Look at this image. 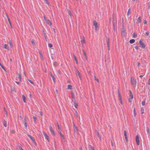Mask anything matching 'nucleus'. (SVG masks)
<instances>
[{
	"mask_svg": "<svg viewBox=\"0 0 150 150\" xmlns=\"http://www.w3.org/2000/svg\"><path fill=\"white\" fill-rule=\"evenodd\" d=\"M130 82L133 87L135 88L136 86L137 82L136 80L133 77H131L130 79Z\"/></svg>",
	"mask_w": 150,
	"mask_h": 150,
	"instance_id": "nucleus-1",
	"label": "nucleus"
},
{
	"mask_svg": "<svg viewBox=\"0 0 150 150\" xmlns=\"http://www.w3.org/2000/svg\"><path fill=\"white\" fill-rule=\"evenodd\" d=\"M93 25L95 26V30L96 31L99 30L98 24L97 22L95 20L93 21Z\"/></svg>",
	"mask_w": 150,
	"mask_h": 150,
	"instance_id": "nucleus-2",
	"label": "nucleus"
},
{
	"mask_svg": "<svg viewBox=\"0 0 150 150\" xmlns=\"http://www.w3.org/2000/svg\"><path fill=\"white\" fill-rule=\"evenodd\" d=\"M143 40L141 39L139 41V44L140 45V47H141L143 49H145V45L144 43L142 42Z\"/></svg>",
	"mask_w": 150,
	"mask_h": 150,
	"instance_id": "nucleus-3",
	"label": "nucleus"
},
{
	"mask_svg": "<svg viewBox=\"0 0 150 150\" xmlns=\"http://www.w3.org/2000/svg\"><path fill=\"white\" fill-rule=\"evenodd\" d=\"M27 135L32 140L34 144V145L35 146H37V144L35 142V138L33 137L31 135L29 134H27Z\"/></svg>",
	"mask_w": 150,
	"mask_h": 150,
	"instance_id": "nucleus-4",
	"label": "nucleus"
},
{
	"mask_svg": "<svg viewBox=\"0 0 150 150\" xmlns=\"http://www.w3.org/2000/svg\"><path fill=\"white\" fill-rule=\"evenodd\" d=\"M43 135L45 137V138L47 140L48 142H50V140L49 139V136L46 133L44 132L43 131Z\"/></svg>",
	"mask_w": 150,
	"mask_h": 150,
	"instance_id": "nucleus-5",
	"label": "nucleus"
},
{
	"mask_svg": "<svg viewBox=\"0 0 150 150\" xmlns=\"http://www.w3.org/2000/svg\"><path fill=\"white\" fill-rule=\"evenodd\" d=\"M136 141L137 145L138 146L139 144V136L138 135H137L136 137Z\"/></svg>",
	"mask_w": 150,
	"mask_h": 150,
	"instance_id": "nucleus-6",
	"label": "nucleus"
},
{
	"mask_svg": "<svg viewBox=\"0 0 150 150\" xmlns=\"http://www.w3.org/2000/svg\"><path fill=\"white\" fill-rule=\"evenodd\" d=\"M50 131L51 132V134L53 135L54 136L55 135V133L54 132V130L52 128V126H50Z\"/></svg>",
	"mask_w": 150,
	"mask_h": 150,
	"instance_id": "nucleus-7",
	"label": "nucleus"
},
{
	"mask_svg": "<svg viewBox=\"0 0 150 150\" xmlns=\"http://www.w3.org/2000/svg\"><path fill=\"white\" fill-rule=\"evenodd\" d=\"M75 72L76 73V75L77 76H78L79 78L81 79V77L80 76V73L79 70L77 69L76 68V70L75 71Z\"/></svg>",
	"mask_w": 150,
	"mask_h": 150,
	"instance_id": "nucleus-8",
	"label": "nucleus"
},
{
	"mask_svg": "<svg viewBox=\"0 0 150 150\" xmlns=\"http://www.w3.org/2000/svg\"><path fill=\"white\" fill-rule=\"evenodd\" d=\"M3 48L7 49L8 50H9V47L8 46H7V45L6 44H3Z\"/></svg>",
	"mask_w": 150,
	"mask_h": 150,
	"instance_id": "nucleus-9",
	"label": "nucleus"
},
{
	"mask_svg": "<svg viewBox=\"0 0 150 150\" xmlns=\"http://www.w3.org/2000/svg\"><path fill=\"white\" fill-rule=\"evenodd\" d=\"M129 98L131 99H132L133 98V96L132 92L131 90H129Z\"/></svg>",
	"mask_w": 150,
	"mask_h": 150,
	"instance_id": "nucleus-10",
	"label": "nucleus"
},
{
	"mask_svg": "<svg viewBox=\"0 0 150 150\" xmlns=\"http://www.w3.org/2000/svg\"><path fill=\"white\" fill-rule=\"evenodd\" d=\"M141 19L140 17H139L137 19V24L140 23L141 22Z\"/></svg>",
	"mask_w": 150,
	"mask_h": 150,
	"instance_id": "nucleus-11",
	"label": "nucleus"
},
{
	"mask_svg": "<svg viewBox=\"0 0 150 150\" xmlns=\"http://www.w3.org/2000/svg\"><path fill=\"white\" fill-rule=\"evenodd\" d=\"M46 23L47 25H49L50 26L52 25V23L50 20H47L46 21Z\"/></svg>",
	"mask_w": 150,
	"mask_h": 150,
	"instance_id": "nucleus-12",
	"label": "nucleus"
},
{
	"mask_svg": "<svg viewBox=\"0 0 150 150\" xmlns=\"http://www.w3.org/2000/svg\"><path fill=\"white\" fill-rule=\"evenodd\" d=\"M96 134L98 136V137L100 139V140H101V137L99 133L98 132H96Z\"/></svg>",
	"mask_w": 150,
	"mask_h": 150,
	"instance_id": "nucleus-13",
	"label": "nucleus"
},
{
	"mask_svg": "<svg viewBox=\"0 0 150 150\" xmlns=\"http://www.w3.org/2000/svg\"><path fill=\"white\" fill-rule=\"evenodd\" d=\"M51 76L53 82L55 83V79L54 76L52 74V73L51 74Z\"/></svg>",
	"mask_w": 150,
	"mask_h": 150,
	"instance_id": "nucleus-14",
	"label": "nucleus"
},
{
	"mask_svg": "<svg viewBox=\"0 0 150 150\" xmlns=\"http://www.w3.org/2000/svg\"><path fill=\"white\" fill-rule=\"evenodd\" d=\"M17 79H18V80L20 81H21V74H19L18 75V76L17 77Z\"/></svg>",
	"mask_w": 150,
	"mask_h": 150,
	"instance_id": "nucleus-15",
	"label": "nucleus"
},
{
	"mask_svg": "<svg viewBox=\"0 0 150 150\" xmlns=\"http://www.w3.org/2000/svg\"><path fill=\"white\" fill-rule=\"evenodd\" d=\"M82 40H81V42L82 43H86V41L84 37H83L82 38Z\"/></svg>",
	"mask_w": 150,
	"mask_h": 150,
	"instance_id": "nucleus-16",
	"label": "nucleus"
},
{
	"mask_svg": "<svg viewBox=\"0 0 150 150\" xmlns=\"http://www.w3.org/2000/svg\"><path fill=\"white\" fill-rule=\"evenodd\" d=\"M71 95L72 96V98L74 100L75 99V95L74 93V92L73 91H71Z\"/></svg>",
	"mask_w": 150,
	"mask_h": 150,
	"instance_id": "nucleus-17",
	"label": "nucleus"
},
{
	"mask_svg": "<svg viewBox=\"0 0 150 150\" xmlns=\"http://www.w3.org/2000/svg\"><path fill=\"white\" fill-rule=\"evenodd\" d=\"M22 98L23 100L24 103H26V98L25 96L24 95H23L22 96Z\"/></svg>",
	"mask_w": 150,
	"mask_h": 150,
	"instance_id": "nucleus-18",
	"label": "nucleus"
},
{
	"mask_svg": "<svg viewBox=\"0 0 150 150\" xmlns=\"http://www.w3.org/2000/svg\"><path fill=\"white\" fill-rule=\"evenodd\" d=\"M89 149L90 150H95L94 148L91 145H89L88 146Z\"/></svg>",
	"mask_w": 150,
	"mask_h": 150,
	"instance_id": "nucleus-19",
	"label": "nucleus"
},
{
	"mask_svg": "<svg viewBox=\"0 0 150 150\" xmlns=\"http://www.w3.org/2000/svg\"><path fill=\"white\" fill-rule=\"evenodd\" d=\"M3 124L6 127H7V122L6 121L4 120H3Z\"/></svg>",
	"mask_w": 150,
	"mask_h": 150,
	"instance_id": "nucleus-20",
	"label": "nucleus"
},
{
	"mask_svg": "<svg viewBox=\"0 0 150 150\" xmlns=\"http://www.w3.org/2000/svg\"><path fill=\"white\" fill-rule=\"evenodd\" d=\"M73 128L75 131H78V129L77 127L75 126V125L74 123L73 124Z\"/></svg>",
	"mask_w": 150,
	"mask_h": 150,
	"instance_id": "nucleus-21",
	"label": "nucleus"
},
{
	"mask_svg": "<svg viewBox=\"0 0 150 150\" xmlns=\"http://www.w3.org/2000/svg\"><path fill=\"white\" fill-rule=\"evenodd\" d=\"M33 119H34V122L35 123H37V118L35 116H33Z\"/></svg>",
	"mask_w": 150,
	"mask_h": 150,
	"instance_id": "nucleus-22",
	"label": "nucleus"
},
{
	"mask_svg": "<svg viewBox=\"0 0 150 150\" xmlns=\"http://www.w3.org/2000/svg\"><path fill=\"white\" fill-rule=\"evenodd\" d=\"M135 41V40L134 39H132L129 40V42L131 44H133L134 42Z\"/></svg>",
	"mask_w": 150,
	"mask_h": 150,
	"instance_id": "nucleus-23",
	"label": "nucleus"
},
{
	"mask_svg": "<svg viewBox=\"0 0 150 150\" xmlns=\"http://www.w3.org/2000/svg\"><path fill=\"white\" fill-rule=\"evenodd\" d=\"M137 36V35L136 34L135 32L132 35V37L134 38H136Z\"/></svg>",
	"mask_w": 150,
	"mask_h": 150,
	"instance_id": "nucleus-24",
	"label": "nucleus"
},
{
	"mask_svg": "<svg viewBox=\"0 0 150 150\" xmlns=\"http://www.w3.org/2000/svg\"><path fill=\"white\" fill-rule=\"evenodd\" d=\"M9 44H10V47L11 48H13V45L12 44V41L11 40H10L9 41Z\"/></svg>",
	"mask_w": 150,
	"mask_h": 150,
	"instance_id": "nucleus-25",
	"label": "nucleus"
},
{
	"mask_svg": "<svg viewBox=\"0 0 150 150\" xmlns=\"http://www.w3.org/2000/svg\"><path fill=\"white\" fill-rule=\"evenodd\" d=\"M68 87L67 88V89H72V86L71 85H69L68 86Z\"/></svg>",
	"mask_w": 150,
	"mask_h": 150,
	"instance_id": "nucleus-26",
	"label": "nucleus"
},
{
	"mask_svg": "<svg viewBox=\"0 0 150 150\" xmlns=\"http://www.w3.org/2000/svg\"><path fill=\"white\" fill-rule=\"evenodd\" d=\"M44 0L45 1V3H46L49 6L50 5V2L48 1V0Z\"/></svg>",
	"mask_w": 150,
	"mask_h": 150,
	"instance_id": "nucleus-27",
	"label": "nucleus"
},
{
	"mask_svg": "<svg viewBox=\"0 0 150 150\" xmlns=\"http://www.w3.org/2000/svg\"><path fill=\"white\" fill-rule=\"evenodd\" d=\"M74 105L75 107L76 108H77L78 106V103H76L75 102H74Z\"/></svg>",
	"mask_w": 150,
	"mask_h": 150,
	"instance_id": "nucleus-28",
	"label": "nucleus"
},
{
	"mask_svg": "<svg viewBox=\"0 0 150 150\" xmlns=\"http://www.w3.org/2000/svg\"><path fill=\"white\" fill-rule=\"evenodd\" d=\"M141 113L142 114H144V108L143 107H142L141 108Z\"/></svg>",
	"mask_w": 150,
	"mask_h": 150,
	"instance_id": "nucleus-29",
	"label": "nucleus"
},
{
	"mask_svg": "<svg viewBox=\"0 0 150 150\" xmlns=\"http://www.w3.org/2000/svg\"><path fill=\"white\" fill-rule=\"evenodd\" d=\"M82 51L85 57H86V58L87 59V55H86V52H85L84 50H82Z\"/></svg>",
	"mask_w": 150,
	"mask_h": 150,
	"instance_id": "nucleus-30",
	"label": "nucleus"
},
{
	"mask_svg": "<svg viewBox=\"0 0 150 150\" xmlns=\"http://www.w3.org/2000/svg\"><path fill=\"white\" fill-rule=\"evenodd\" d=\"M0 65L1 68L3 69L4 71H6L5 67L1 64V63L0 62Z\"/></svg>",
	"mask_w": 150,
	"mask_h": 150,
	"instance_id": "nucleus-31",
	"label": "nucleus"
},
{
	"mask_svg": "<svg viewBox=\"0 0 150 150\" xmlns=\"http://www.w3.org/2000/svg\"><path fill=\"white\" fill-rule=\"evenodd\" d=\"M94 78L95 80L98 83H99V80L98 79H97L96 77L94 76Z\"/></svg>",
	"mask_w": 150,
	"mask_h": 150,
	"instance_id": "nucleus-32",
	"label": "nucleus"
},
{
	"mask_svg": "<svg viewBox=\"0 0 150 150\" xmlns=\"http://www.w3.org/2000/svg\"><path fill=\"white\" fill-rule=\"evenodd\" d=\"M131 13V9L129 8V9L127 13V16H129Z\"/></svg>",
	"mask_w": 150,
	"mask_h": 150,
	"instance_id": "nucleus-33",
	"label": "nucleus"
},
{
	"mask_svg": "<svg viewBox=\"0 0 150 150\" xmlns=\"http://www.w3.org/2000/svg\"><path fill=\"white\" fill-rule=\"evenodd\" d=\"M6 16L7 18V19H8V22L9 23H11V22L10 21V19L8 17V15L7 14H6Z\"/></svg>",
	"mask_w": 150,
	"mask_h": 150,
	"instance_id": "nucleus-34",
	"label": "nucleus"
},
{
	"mask_svg": "<svg viewBox=\"0 0 150 150\" xmlns=\"http://www.w3.org/2000/svg\"><path fill=\"white\" fill-rule=\"evenodd\" d=\"M148 6V8L149 9H150V1L147 3Z\"/></svg>",
	"mask_w": 150,
	"mask_h": 150,
	"instance_id": "nucleus-35",
	"label": "nucleus"
},
{
	"mask_svg": "<svg viewBox=\"0 0 150 150\" xmlns=\"http://www.w3.org/2000/svg\"><path fill=\"white\" fill-rule=\"evenodd\" d=\"M31 42L32 43V44L33 45H35V42H34V40H31Z\"/></svg>",
	"mask_w": 150,
	"mask_h": 150,
	"instance_id": "nucleus-36",
	"label": "nucleus"
},
{
	"mask_svg": "<svg viewBox=\"0 0 150 150\" xmlns=\"http://www.w3.org/2000/svg\"><path fill=\"white\" fill-rule=\"evenodd\" d=\"M61 130H59L58 132H59V134H60V136L61 137H62V136H64V135L62 134V133H61Z\"/></svg>",
	"mask_w": 150,
	"mask_h": 150,
	"instance_id": "nucleus-37",
	"label": "nucleus"
},
{
	"mask_svg": "<svg viewBox=\"0 0 150 150\" xmlns=\"http://www.w3.org/2000/svg\"><path fill=\"white\" fill-rule=\"evenodd\" d=\"M67 11L68 12V13L69 14L70 16H71V12L70 11H69V10L67 9Z\"/></svg>",
	"mask_w": 150,
	"mask_h": 150,
	"instance_id": "nucleus-38",
	"label": "nucleus"
},
{
	"mask_svg": "<svg viewBox=\"0 0 150 150\" xmlns=\"http://www.w3.org/2000/svg\"><path fill=\"white\" fill-rule=\"evenodd\" d=\"M146 131L147 132V133L148 134H149V128L148 127H146Z\"/></svg>",
	"mask_w": 150,
	"mask_h": 150,
	"instance_id": "nucleus-39",
	"label": "nucleus"
},
{
	"mask_svg": "<svg viewBox=\"0 0 150 150\" xmlns=\"http://www.w3.org/2000/svg\"><path fill=\"white\" fill-rule=\"evenodd\" d=\"M48 46L50 48H51L53 46V45L51 43H48Z\"/></svg>",
	"mask_w": 150,
	"mask_h": 150,
	"instance_id": "nucleus-40",
	"label": "nucleus"
},
{
	"mask_svg": "<svg viewBox=\"0 0 150 150\" xmlns=\"http://www.w3.org/2000/svg\"><path fill=\"white\" fill-rule=\"evenodd\" d=\"M133 112H134V117H135L136 116V111H135V108H134V109Z\"/></svg>",
	"mask_w": 150,
	"mask_h": 150,
	"instance_id": "nucleus-41",
	"label": "nucleus"
},
{
	"mask_svg": "<svg viewBox=\"0 0 150 150\" xmlns=\"http://www.w3.org/2000/svg\"><path fill=\"white\" fill-rule=\"evenodd\" d=\"M18 147L19 149L20 150H23V149L22 148L21 146L20 145H18Z\"/></svg>",
	"mask_w": 150,
	"mask_h": 150,
	"instance_id": "nucleus-42",
	"label": "nucleus"
},
{
	"mask_svg": "<svg viewBox=\"0 0 150 150\" xmlns=\"http://www.w3.org/2000/svg\"><path fill=\"white\" fill-rule=\"evenodd\" d=\"M73 55L74 58V60L75 61H76V60H77V58H76V57L75 56V54H73Z\"/></svg>",
	"mask_w": 150,
	"mask_h": 150,
	"instance_id": "nucleus-43",
	"label": "nucleus"
},
{
	"mask_svg": "<svg viewBox=\"0 0 150 150\" xmlns=\"http://www.w3.org/2000/svg\"><path fill=\"white\" fill-rule=\"evenodd\" d=\"M28 81L30 82L32 84H33V85H34V83L33 82V81H32L30 79H28Z\"/></svg>",
	"mask_w": 150,
	"mask_h": 150,
	"instance_id": "nucleus-44",
	"label": "nucleus"
},
{
	"mask_svg": "<svg viewBox=\"0 0 150 150\" xmlns=\"http://www.w3.org/2000/svg\"><path fill=\"white\" fill-rule=\"evenodd\" d=\"M23 122H27V120H26V117H25L24 118V121H23Z\"/></svg>",
	"mask_w": 150,
	"mask_h": 150,
	"instance_id": "nucleus-45",
	"label": "nucleus"
},
{
	"mask_svg": "<svg viewBox=\"0 0 150 150\" xmlns=\"http://www.w3.org/2000/svg\"><path fill=\"white\" fill-rule=\"evenodd\" d=\"M145 101H143L142 102V105L144 106L145 105Z\"/></svg>",
	"mask_w": 150,
	"mask_h": 150,
	"instance_id": "nucleus-46",
	"label": "nucleus"
},
{
	"mask_svg": "<svg viewBox=\"0 0 150 150\" xmlns=\"http://www.w3.org/2000/svg\"><path fill=\"white\" fill-rule=\"evenodd\" d=\"M118 95L119 98H122V97L121 96V95L120 94V93L119 91V90H118Z\"/></svg>",
	"mask_w": 150,
	"mask_h": 150,
	"instance_id": "nucleus-47",
	"label": "nucleus"
},
{
	"mask_svg": "<svg viewBox=\"0 0 150 150\" xmlns=\"http://www.w3.org/2000/svg\"><path fill=\"white\" fill-rule=\"evenodd\" d=\"M62 137V139H61L62 140H63V141H64L65 142V138H64V135L62 136V137Z\"/></svg>",
	"mask_w": 150,
	"mask_h": 150,
	"instance_id": "nucleus-48",
	"label": "nucleus"
},
{
	"mask_svg": "<svg viewBox=\"0 0 150 150\" xmlns=\"http://www.w3.org/2000/svg\"><path fill=\"white\" fill-rule=\"evenodd\" d=\"M119 100L120 101V102L122 104V98H119Z\"/></svg>",
	"mask_w": 150,
	"mask_h": 150,
	"instance_id": "nucleus-49",
	"label": "nucleus"
},
{
	"mask_svg": "<svg viewBox=\"0 0 150 150\" xmlns=\"http://www.w3.org/2000/svg\"><path fill=\"white\" fill-rule=\"evenodd\" d=\"M124 134L125 136H127V132L126 130H125L124 131Z\"/></svg>",
	"mask_w": 150,
	"mask_h": 150,
	"instance_id": "nucleus-50",
	"label": "nucleus"
},
{
	"mask_svg": "<svg viewBox=\"0 0 150 150\" xmlns=\"http://www.w3.org/2000/svg\"><path fill=\"white\" fill-rule=\"evenodd\" d=\"M24 125L25 127V128H26L27 127V123L26 122H24Z\"/></svg>",
	"mask_w": 150,
	"mask_h": 150,
	"instance_id": "nucleus-51",
	"label": "nucleus"
},
{
	"mask_svg": "<svg viewBox=\"0 0 150 150\" xmlns=\"http://www.w3.org/2000/svg\"><path fill=\"white\" fill-rule=\"evenodd\" d=\"M74 114L76 117H78V113H77V111H75Z\"/></svg>",
	"mask_w": 150,
	"mask_h": 150,
	"instance_id": "nucleus-52",
	"label": "nucleus"
},
{
	"mask_svg": "<svg viewBox=\"0 0 150 150\" xmlns=\"http://www.w3.org/2000/svg\"><path fill=\"white\" fill-rule=\"evenodd\" d=\"M125 139L126 140V141L127 142H128V138H127V136H125Z\"/></svg>",
	"mask_w": 150,
	"mask_h": 150,
	"instance_id": "nucleus-53",
	"label": "nucleus"
},
{
	"mask_svg": "<svg viewBox=\"0 0 150 150\" xmlns=\"http://www.w3.org/2000/svg\"><path fill=\"white\" fill-rule=\"evenodd\" d=\"M107 45L108 48V50H110V44H107Z\"/></svg>",
	"mask_w": 150,
	"mask_h": 150,
	"instance_id": "nucleus-54",
	"label": "nucleus"
},
{
	"mask_svg": "<svg viewBox=\"0 0 150 150\" xmlns=\"http://www.w3.org/2000/svg\"><path fill=\"white\" fill-rule=\"evenodd\" d=\"M15 131L13 130L11 131V134H14L15 133Z\"/></svg>",
	"mask_w": 150,
	"mask_h": 150,
	"instance_id": "nucleus-55",
	"label": "nucleus"
},
{
	"mask_svg": "<svg viewBox=\"0 0 150 150\" xmlns=\"http://www.w3.org/2000/svg\"><path fill=\"white\" fill-rule=\"evenodd\" d=\"M134 47L136 50H138L139 49V47L138 46H135Z\"/></svg>",
	"mask_w": 150,
	"mask_h": 150,
	"instance_id": "nucleus-56",
	"label": "nucleus"
},
{
	"mask_svg": "<svg viewBox=\"0 0 150 150\" xmlns=\"http://www.w3.org/2000/svg\"><path fill=\"white\" fill-rule=\"evenodd\" d=\"M44 19L45 21H46L47 20L46 18V17H45V16L44 15L43 16Z\"/></svg>",
	"mask_w": 150,
	"mask_h": 150,
	"instance_id": "nucleus-57",
	"label": "nucleus"
},
{
	"mask_svg": "<svg viewBox=\"0 0 150 150\" xmlns=\"http://www.w3.org/2000/svg\"><path fill=\"white\" fill-rule=\"evenodd\" d=\"M149 34V32H146L145 33V35L146 36H148Z\"/></svg>",
	"mask_w": 150,
	"mask_h": 150,
	"instance_id": "nucleus-58",
	"label": "nucleus"
},
{
	"mask_svg": "<svg viewBox=\"0 0 150 150\" xmlns=\"http://www.w3.org/2000/svg\"><path fill=\"white\" fill-rule=\"evenodd\" d=\"M42 31H43V33L44 36L46 35V34L45 33V31L43 30Z\"/></svg>",
	"mask_w": 150,
	"mask_h": 150,
	"instance_id": "nucleus-59",
	"label": "nucleus"
},
{
	"mask_svg": "<svg viewBox=\"0 0 150 150\" xmlns=\"http://www.w3.org/2000/svg\"><path fill=\"white\" fill-rule=\"evenodd\" d=\"M40 115H41V116H42L43 115V113H42V111H40Z\"/></svg>",
	"mask_w": 150,
	"mask_h": 150,
	"instance_id": "nucleus-60",
	"label": "nucleus"
},
{
	"mask_svg": "<svg viewBox=\"0 0 150 150\" xmlns=\"http://www.w3.org/2000/svg\"><path fill=\"white\" fill-rule=\"evenodd\" d=\"M29 96H30V99H32V98H32V95L31 94H30L29 95Z\"/></svg>",
	"mask_w": 150,
	"mask_h": 150,
	"instance_id": "nucleus-61",
	"label": "nucleus"
},
{
	"mask_svg": "<svg viewBox=\"0 0 150 150\" xmlns=\"http://www.w3.org/2000/svg\"><path fill=\"white\" fill-rule=\"evenodd\" d=\"M131 98H129V99H128V100H129V102H132V100H131Z\"/></svg>",
	"mask_w": 150,
	"mask_h": 150,
	"instance_id": "nucleus-62",
	"label": "nucleus"
},
{
	"mask_svg": "<svg viewBox=\"0 0 150 150\" xmlns=\"http://www.w3.org/2000/svg\"><path fill=\"white\" fill-rule=\"evenodd\" d=\"M148 84L149 85H150V78L149 79L148 82Z\"/></svg>",
	"mask_w": 150,
	"mask_h": 150,
	"instance_id": "nucleus-63",
	"label": "nucleus"
},
{
	"mask_svg": "<svg viewBox=\"0 0 150 150\" xmlns=\"http://www.w3.org/2000/svg\"><path fill=\"white\" fill-rule=\"evenodd\" d=\"M144 24H146L147 23V21H146L145 20H144Z\"/></svg>",
	"mask_w": 150,
	"mask_h": 150,
	"instance_id": "nucleus-64",
	"label": "nucleus"
}]
</instances>
